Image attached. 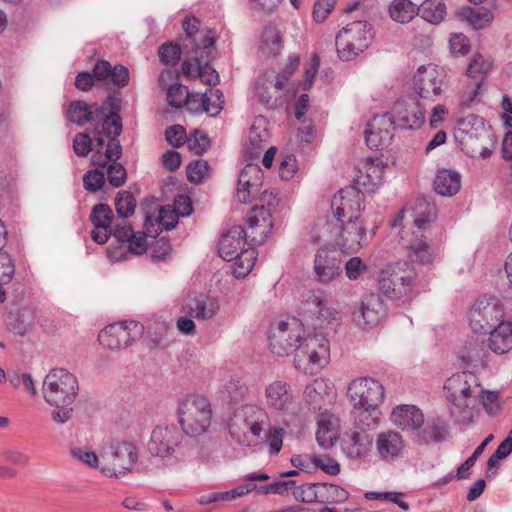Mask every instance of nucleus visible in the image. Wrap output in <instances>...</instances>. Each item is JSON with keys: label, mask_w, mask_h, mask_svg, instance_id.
I'll use <instances>...</instances> for the list:
<instances>
[{"label": "nucleus", "mask_w": 512, "mask_h": 512, "mask_svg": "<svg viewBox=\"0 0 512 512\" xmlns=\"http://www.w3.org/2000/svg\"><path fill=\"white\" fill-rule=\"evenodd\" d=\"M457 16L459 19L467 21L476 30L488 27L494 19L493 13L484 7L463 6L458 11Z\"/></svg>", "instance_id": "nucleus-39"}, {"label": "nucleus", "mask_w": 512, "mask_h": 512, "mask_svg": "<svg viewBox=\"0 0 512 512\" xmlns=\"http://www.w3.org/2000/svg\"><path fill=\"white\" fill-rule=\"evenodd\" d=\"M390 17L399 23H408L418 15L417 5L411 0H393L389 6Z\"/></svg>", "instance_id": "nucleus-44"}, {"label": "nucleus", "mask_w": 512, "mask_h": 512, "mask_svg": "<svg viewBox=\"0 0 512 512\" xmlns=\"http://www.w3.org/2000/svg\"><path fill=\"white\" fill-rule=\"evenodd\" d=\"M283 48V38L277 25L268 23L264 25L259 50L267 57L277 56Z\"/></svg>", "instance_id": "nucleus-36"}, {"label": "nucleus", "mask_w": 512, "mask_h": 512, "mask_svg": "<svg viewBox=\"0 0 512 512\" xmlns=\"http://www.w3.org/2000/svg\"><path fill=\"white\" fill-rule=\"evenodd\" d=\"M181 433L175 426L156 427L148 442L149 453L155 457L170 456L179 445Z\"/></svg>", "instance_id": "nucleus-20"}, {"label": "nucleus", "mask_w": 512, "mask_h": 512, "mask_svg": "<svg viewBox=\"0 0 512 512\" xmlns=\"http://www.w3.org/2000/svg\"><path fill=\"white\" fill-rule=\"evenodd\" d=\"M397 126L402 129L420 128L425 121V109L415 99H399L393 106Z\"/></svg>", "instance_id": "nucleus-22"}, {"label": "nucleus", "mask_w": 512, "mask_h": 512, "mask_svg": "<svg viewBox=\"0 0 512 512\" xmlns=\"http://www.w3.org/2000/svg\"><path fill=\"white\" fill-rule=\"evenodd\" d=\"M245 228L241 225L231 227L220 239L218 254L225 261H231L238 256L247 243L244 238Z\"/></svg>", "instance_id": "nucleus-28"}, {"label": "nucleus", "mask_w": 512, "mask_h": 512, "mask_svg": "<svg viewBox=\"0 0 512 512\" xmlns=\"http://www.w3.org/2000/svg\"><path fill=\"white\" fill-rule=\"evenodd\" d=\"M263 171L259 165L249 163L240 172L237 197L241 203H251L262 187Z\"/></svg>", "instance_id": "nucleus-21"}, {"label": "nucleus", "mask_w": 512, "mask_h": 512, "mask_svg": "<svg viewBox=\"0 0 512 512\" xmlns=\"http://www.w3.org/2000/svg\"><path fill=\"white\" fill-rule=\"evenodd\" d=\"M480 382L471 372H459L449 377L444 384L445 393L475 399L478 397Z\"/></svg>", "instance_id": "nucleus-26"}, {"label": "nucleus", "mask_w": 512, "mask_h": 512, "mask_svg": "<svg viewBox=\"0 0 512 512\" xmlns=\"http://www.w3.org/2000/svg\"><path fill=\"white\" fill-rule=\"evenodd\" d=\"M151 220L150 216L146 217V222L144 224L146 228V232L143 233H133V238H131L128 242V251L135 255H142L147 251L148 244L146 241V237H155V235L151 234L150 229L148 228V222Z\"/></svg>", "instance_id": "nucleus-56"}, {"label": "nucleus", "mask_w": 512, "mask_h": 512, "mask_svg": "<svg viewBox=\"0 0 512 512\" xmlns=\"http://www.w3.org/2000/svg\"><path fill=\"white\" fill-rule=\"evenodd\" d=\"M461 188V176L458 172L442 169L434 179V190L441 196L451 197Z\"/></svg>", "instance_id": "nucleus-38"}, {"label": "nucleus", "mask_w": 512, "mask_h": 512, "mask_svg": "<svg viewBox=\"0 0 512 512\" xmlns=\"http://www.w3.org/2000/svg\"><path fill=\"white\" fill-rule=\"evenodd\" d=\"M450 415L457 423L468 425L473 421L475 399L445 393Z\"/></svg>", "instance_id": "nucleus-32"}, {"label": "nucleus", "mask_w": 512, "mask_h": 512, "mask_svg": "<svg viewBox=\"0 0 512 512\" xmlns=\"http://www.w3.org/2000/svg\"><path fill=\"white\" fill-rule=\"evenodd\" d=\"M77 378L63 368L51 370L43 381V397L47 404L54 409L51 411L52 420L59 425L69 422L74 413L72 404L78 395Z\"/></svg>", "instance_id": "nucleus-1"}, {"label": "nucleus", "mask_w": 512, "mask_h": 512, "mask_svg": "<svg viewBox=\"0 0 512 512\" xmlns=\"http://www.w3.org/2000/svg\"><path fill=\"white\" fill-rule=\"evenodd\" d=\"M216 35L211 30L201 39V45H195L194 59L198 65V76L208 85H217L219 83V75L217 71L209 64L214 58Z\"/></svg>", "instance_id": "nucleus-15"}, {"label": "nucleus", "mask_w": 512, "mask_h": 512, "mask_svg": "<svg viewBox=\"0 0 512 512\" xmlns=\"http://www.w3.org/2000/svg\"><path fill=\"white\" fill-rule=\"evenodd\" d=\"M504 307L496 297L478 298L469 311V324L475 333L487 334L504 322Z\"/></svg>", "instance_id": "nucleus-9"}, {"label": "nucleus", "mask_w": 512, "mask_h": 512, "mask_svg": "<svg viewBox=\"0 0 512 512\" xmlns=\"http://www.w3.org/2000/svg\"><path fill=\"white\" fill-rule=\"evenodd\" d=\"M104 184L105 173L98 168L87 171L83 176V186L91 193L101 190Z\"/></svg>", "instance_id": "nucleus-58"}, {"label": "nucleus", "mask_w": 512, "mask_h": 512, "mask_svg": "<svg viewBox=\"0 0 512 512\" xmlns=\"http://www.w3.org/2000/svg\"><path fill=\"white\" fill-rule=\"evenodd\" d=\"M182 49L180 45L173 42H165L158 49V57L162 64L175 66L181 58Z\"/></svg>", "instance_id": "nucleus-52"}, {"label": "nucleus", "mask_w": 512, "mask_h": 512, "mask_svg": "<svg viewBox=\"0 0 512 512\" xmlns=\"http://www.w3.org/2000/svg\"><path fill=\"white\" fill-rule=\"evenodd\" d=\"M313 468H319L329 475H337L340 472L339 463L328 455H317L311 457Z\"/></svg>", "instance_id": "nucleus-59"}, {"label": "nucleus", "mask_w": 512, "mask_h": 512, "mask_svg": "<svg viewBox=\"0 0 512 512\" xmlns=\"http://www.w3.org/2000/svg\"><path fill=\"white\" fill-rule=\"evenodd\" d=\"M424 415L422 411L413 405H401L396 407L391 414V420L397 427L416 431L423 425Z\"/></svg>", "instance_id": "nucleus-33"}, {"label": "nucleus", "mask_w": 512, "mask_h": 512, "mask_svg": "<svg viewBox=\"0 0 512 512\" xmlns=\"http://www.w3.org/2000/svg\"><path fill=\"white\" fill-rule=\"evenodd\" d=\"M106 107L98 103H87L83 100L71 101L67 110L66 118L69 122L83 127L86 124H99L104 117Z\"/></svg>", "instance_id": "nucleus-23"}, {"label": "nucleus", "mask_w": 512, "mask_h": 512, "mask_svg": "<svg viewBox=\"0 0 512 512\" xmlns=\"http://www.w3.org/2000/svg\"><path fill=\"white\" fill-rule=\"evenodd\" d=\"M304 334L303 325L300 320L293 317L287 321L280 320L270 326L269 346L273 354L285 356L295 352Z\"/></svg>", "instance_id": "nucleus-8"}, {"label": "nucleus", "mask_w": 512, "mask_h": 512, "mask_svg": "<svg viewBox=\"0 0 512 512\" xmlns=\"http://www.w3.org/2000/svg\"><path fill=\"white\" fill-rule=\"evenodd\" d=\"M414 90L423 99L438 96L441 93V80L432 65L420 66L414 76Z\"/></svg>", "instance_id": "nucleus-27"}, {"label": "nucleus", "mask_w": 512, "mask_h": 512, "mask_svg": "<svg viewBox=\"0 0 512 512\" xmlns=\"http://www.w3.org/2000/svg\"><path fill=\"white\" fill-rule=\"evenodd\" d=\"M171 250L170 241L166 237H160L150 245V254L153 261L164 260Z\"/></svg>", "instance_id": "nucleus-63"}, {"label": "nucleus", "mask_w": 512, "mask_h": 512, "mask_svg": "<svg viewBox=\"0 0 512 512\" xmlns=\"http://www.w3.org/2000/svg\"><path fill=\"white\" fill-rule=\"evenodd\" d=\"M166 141L173 147L179 148L186 143L187 134L182 125H172L166 129Z\"/></svg>", "instance_id": "nucleus-64"}, {"label": "nucleus", "mask_w": 512, "mask_h": 512, "mask_svg": "<svg viewBox=\"0 0 512 512\" xmlns=\"http://www.w3.org/2000/svg\"><path fill=\"white\" fill-rule=\"evenodd\" d=\"M265 404L271 411L280 415L293 413L296 402L291 386L283 380H275L266 385Z\"/></svg>", "instance_id": "nucleus-17"}, {"label": "nucleus", "mask_w": 512, "mask_h": 512, "mask_svg": "<svg viewBox=\"0 0 512 512\" xmlns=\"http://www.w3.org/2000/svg\"><path fill=\"white\" fill-rule=\"evenodd\" d=\"M248 393V387L238 379H231L225 384L223 397L229 402H239Z\"/></svg>", "instance_id": "nucleus-57"}, {"label": "nucleus", "mask_w": 512, "mask_h": 512, "mask_svg": "<svg viewBox=\"0 0 512 512\" xmlns=\"http://www.w3.org/2000/svg\"><path fill=\"white\" fill-rule=\"evenodd\" d=\"M330 349L328 340L321 334L302 336L295 347V368L305 374H315L329 361Z\"/></svg>", "instance_id": "nucleus-3"}, {"label": "nucleus", "mask_w": 512, "mask_h": 512, "mask_svg": "<svg viewBox=\"0 0 512 512\" xmlns=\"http://www.w3.org/2000/svg\"><path fill=\"white\" fill-rule=\"evenodd\" d=\"M34 320V312L27 307L20 308L16 313H9L5 316L7 329L21 337L28 333L34 324Z\"/></svg>", "instance_id": "nucleus-37"}, {"label": "nucleus", "mask_w": 512, "mask_h": 512, "mask_svg": "<svg viewBox=\"0 0 512 512\" xmlns=\"http://www.w3.org/2000/svg\"><path fill=\"white\" fill-rule=\"evenodd\" d=\"M379 414L378 408L353 405L352 416L355 428L367 432V430L376 427L379 422Z\"/></svg>", "instance_id": "nucleus-42"}, {"label": "nucleus", "mask_w": 512, "mask_h": 512, "mask_svg": "<svg viewBox=\"0 0 512 512\" xmlns=\"http://www.w3.org/2000/svg\"><path fill=\"white\" fill-rule=\"evenodd\" d=\"M373 39L372 26L366 21H353L338 31L335 46L339 59L351 61L363 53Z\"/></svg>", "instance_id": "nucleus-5"}, {"label": "nucleus", "mask_w": 512, "mask_h": 512, "mask_svg": "<svg viewBox=\"0 0 512 512\" xmlns=\"http://www.w3.org/2000/svg\"><path fill=\"white\" fill-rule=\"evenodd\" d=\"M314 279L323 285L330 284L342 274V260L335 247L323 245L315 253L313 261Z\"/></svg>", "instance_id": "nucleus-11"}, {"label": "nucleus", "mask_w": 512, "mask_h": 512, "mask_svg": "<svg viewBox=\"0 0 512 512\" xmlns=\"http://www.w3.org/2000/svg\"><path fill=\"white\" fill-rule=\"evenodd\" d=\"M255 259V251L253 249H245L238 253V256L234 259V276L243 278L248 275L254 266Z\"/></svg>", "instance_id": "nucleus-49"}, {"label": "nucleus", "mask_w": 512, "mask_h": 512, "mask_svg": "<svg viewBox=\"0 0 512 512\" xmlns=\"http://www.w3.org/2000/svg\"><path fill=\"white\" fill-rule=\"evenodd\" d=\"M294 496L305 503H341L347 500L348 492L336 484L312 482L301 484Z\"/></svg>", "instance_id": "nucleus-12"}, {"label": "nucleus", "mask_w": 512, "mask_h": 512, "mask_svg": "<svg viewBox=\"0 0 512 512\" xmlns=\"http://www.w3.org/2000/svg\"><path fill=\"white\" fill-rule=\"evenodd\" d=\"M328 382L323 378L314 379L304 389V399L314 410L321 409L324 396L327 394Z\"/></svg>", "instance_id": "nucleus-45"}, {"label": "nucleus", "mask_w": 512, "mask_h": 512, "mask_svg": "<svg viewBox=\"0 0 512 512\" xmlns=\"http://www.w3.org/2000/svg\"><path fill=\"white\" fill-rule=\"evenodd\" d=\"M492 61L485 59L482 54L475 53L466 69V75L470 78H479L472 92L471 99L475 98L486 79L488 73L492 70Z\"/></svg>", "instance_id": "nucleus-40"}, {"label": "nucleus", "mask_w": 512, "mask_h": 512, "mask_svg": "<svg viewBox=\"0 0 512 512\" xmlns=\"http://www.w3.org/2000/svg\"><path fill=\"white\" fill-rule=\"evenodd\" d=\"M116 212L121 218H129L134 214L136 199L130 191H119L114 200Z\"/></svg>", "instance_id": "nucleus-48"}, {"label": "nucleus", "mask_w": 512, "mask_h": 512, "mask_svg": "<svg viewBox=\"0 0 512 512\" xmlns=\"http://www.w3.org/2000/svg\"><path fill=\"white\" fill-rule=\"evenodd\" d=\"M266 426H269L267 411L252 404L237 409L228 424L231 437L238 444L246 447L259 443L261 433Z\"/></svg>", "instance_id": "nucleus-2"}, {"label": "nucleus", "mask_w": 512, "mask_h": 512, "mask_svg": "<svg viewBox=\"0 0 512 512\" xmlns=\"http://www.w3.org/2000/svg\"><path fill=\"white\" fill-rule=\"evenodd\" d=\"M186 313L197 320H208L214 317L220 306L216 298L200 294L192 298L187 306Z\"/></svg>", "instance_id": "nucleus-31"}, {"label": "nucleus", "mask_w": 512, "mask_h": 512, "mask_svg": "<svg viewBox=\"0 0 512 512\" xmlns=\"http://www.w3.org/2000/svg\"><path fill=\"white\" fill-rule=\"evenodd\" d=\"M418 15L431 24L441 23L446 15V5L443 0H424L417 5Z\"/></svg>", "instance_id": "nucleus-43"}, {"label": "nucleus", "mask_w": 512, "mask_h": 512, "mask_svg": "<svg viewBox=\"0 0 512 512\" xmlns=\"http://www.w3.org/2000/svg\"><path fill=\"white\" fill-rule=\"evenodd\" d=\"M114 219V214L108 204H96L90 213V221L95 229H109Z\"/></svg>", "instance_id": "nucleus-47"}, {"label": "nucleus", "mask_w": 512, "mask_h": 512, "mask_svg": "<svg viewBox=\"0 0 512 512\" xmlns=\"http://www.w3.org/2000/svg\"><path fill=\"white\" fill-rule=\"evenodd\" d=\"M376 448L381 459H393L402 452L404 441L398 432H382L377 437Z\"/></svg>", "instance_id": "nucleus-34"}, {"label": "nucleus", "mask_w": 512, "mask_h": 512, "mask_svg": "<svg viewBox=\"0 0 512 512\" xmlns=\"http://www.w3.org/2000/svg\"><path fill=\"white\" fill-rule=\"evenodd\" d=\"M486 358V352L484 347L478 341L467 342L460 354L461 361L466 366L477 367L484 365Z\"/></svg>", "instance_id": "nucleus-46"}, {"label": "nucleus", "mask_w": 512, "mask_h": 512, "mask_svg": "<svg viewBox=\"0 0 512 512\" xmlns=\"http://www.w3.org/2000/svg\"><path fill=\"white\" fill-rule=\"evenodd\" d=\"M186 143L189 150L194 152L196 155H202L211 146L208 135L198 129H195L189 136H187Z\"/></svg>", "instance_id": "nucleus-54"}, {"label": "nucleus", "mask_w": 512, "mask_h": 512, "mask_svg": "<svg viewBox=\"0 0 512 512\" xmlns=\"http://www.w3.org/2000/svg\"><path fill=\"white\" fill-rule=\"evenodd\" d=\"M348 395L353 405L360 407L378 408L384 400V387L370 377H360L348 386Z\"/></svg>", "instance_id": "nucleus-14"}, {"label": "nucleus", "mask_w": 512, "mask_h": 512, "mask_svg": "<svg viewBox=\"0 0 512 512\" xmlns=\"http://www.w3.org/2000/svg\"><path fill=\"white\" fill-rule=\"evenodd\" d=\"M178 414L183 431L194 437L206 432L211 422L212 411L207 398L189 395L180 402Z\"/></svg>", "instance_id": "nucleus-7"}, {"label": "nucleus", "mask_w": 512, "mask_h": 512, "mask_svg": "<svg viewBox=\"0 0 512 512\" xmlns=\"http://www.w3.org/2000/svg\"><path fill=\"white\" fill-rule=\"evenodd\" d=\"M107 179L113 187H121L127 180V172L124 166L118 162H113L107 167Z\"/></svg>", "instance_id": "nucleus-62"}, {"label": "nucleus", "mask_w": 512, "mask_h": 512, "mask_svg": "<svg viewBox=\"0 0 512 512\" xmlns=\"http://www.w3.org/2000/svg\"><path fill=\"white\" fill-rule=\"evenodd\" d=\"M337 418L329 417L325 419V416L322 414L318 420V430L316 432V439L318 444L324 448L328 449L333 446L334 442L338 438V430H337Z\"/></svg>", "instance_id": "nucleus-41"}, {"label": "nucleus", "mask_w": 512, "mask_h": 512, "mask_svg": "<svg viewBox=\"0 0 512 512\" xmlns=\"http://www.w3.org/2000/svg\"><path fill=\"white\" fill-rule=\"evenodd\" d=\"M364 135L367 146L372 150L382 149L393 137L392 133L368 127L365 129Z\"/></svg>", "instance_id": "nucleus-53"}, {"label": "nucleus", "mask_w": 512, "mask_h": 512, "mask_svg": "<svg viewBox=\"0 0 512 512\" xmlns=\"http://www.w3.org/2000/svg\"><path fill=\"white\" fill-rule=\"evenodd\" d=\"M334 240L342 251L356 252L362 246L366 233L365 228L357 220L337 221Z\"/></svg>", "instance_id": "nucleus-25"}, {"label": "nucleus", "mask_w": 512, "mask_h": 512, "mask_svg": "<svg viewBox=\"0 0 512 512\" xmlns=\"http://www.w3.org/2000/svg\"><path fill=\"white\" fill-rule=\"evenodd\" d=\"M489 333V347L498 354H504L512 349V322L498 323Z\"/></svg>", "instance_id": "nucleus-35"}, {"label": "nucleus", "mask_w": 512, "mask_h": 512, "mask_svg": "<svg viewBox=\"0 0 512 512\" xmlns=\"http://www.w3.org/2000/svg\"><path fill=\"white\" fill-rule=\"evenodd\" d=\"M417 272L407 262L388 264L379 275V290L389 298L400 299L412 293Z\"/></svg>", "instance_id": "nucleus-6"}, {"label": "nucleus", "mask_w": 512, "mask_h": 512, "mask_svg": "<svg viewBox=\"0 0 512 512\" xmlns=\"http://www.w3.org/2000/svg\"><path fill=\"white\" fill-rule=\"evenodd\" d=\"M272 89H274L272 83L266 85L265 83L258 82L255 87V95L258 101L268 109H276L283 104L281 96L272 95Z\"/></svg>", "instance_id": "nucleus-50"}, {"label": "nucleus", "mask_w": 512, "mask_h": 512, "mask_svg": "<svg viewBox=\"0 0 512 512\" xmlns=\"http://www.w3.org/2000/svg\"><path fill=\"white\" fill-rule=\"evenodd\" d=\"M385 168V163L379 158H366L358 169L353 186L358 187L363 193L374 192L382 182Z\"/></svg>", "instance_id": "nucleus-24"}, {"label": "nucleus", "mask_w": 512, "mask_h": 512, "mask_svg": "<svg viewBox=\"0 0 512 512\" xmlns=\"http://www.w3.org/2000/svg\"><path fill=\"white\" fill-rule=\"evenodd\" d=\"M478 396H481L483 408L489 415L494 416L499 412L500 404L497 392L485 391L480 387Z\"/></svg>", "instance_id": "nucleus-61"}, {"label": "nucleus", "mask_w": 512, "mask_h": 512, "mask_svg": "<svg viewBox=\"0 0 512 512\" xmlns=\"http://www.w3.org/2000/svg\"><path fill=\"white\" fill-rule=\"evenodd\" d=\"M362 190L355 186H347L335 194L331 201V208L336 221L358 220L364 210V197Z\"/></svg>", "instance_id": "nucleus-13"}, {"label": "nucleus", "mask_w": 512, "mask_h": 512, "mask_svg": "<svg viewBox=\"0 0 512 512\" xmlns=\"http://www.w3.org/2000/svg\"><path fill=\"white\" fill-rule=\"evenodd\" d=\"M245 223V241L249 245L262 244L273 227L271 211L264 205L255 206L247 214Z\"/></svg>", "instance_id": "nucleus-16"}, {"label": "nucleus", "mask_w": 512, "mask_h": 512, "mask_svg": "<svg viewBox=\"0 0 512 512\" xmlns=\"http://www.w3.org/2000/svg\"><path fill=\"white\" fill-rule=\"evenodd\" d=\"M386 316V306L378 294L370 293L363 297L353 311L355 323L362 329L377 326Z\"/></svg>", "instance_id": "nucleus-18"}, {"label": "nucleus", "mask_w": 512, "mask_h": 512, "mask_svg": "<svg viewBox=\"0 0 512 512\" xmlns=\"http://www.w3.org/2000/svg\"><path fill=\"white\" fill-rule=\"evenodd\" d=\"M266 443L269 445L270 454L276 455L281 451L285 430L280 427L267 426Z\"/></svg>", "instance_id": "nucleus-60"}, {"label": "nucleus", "mask_w": 512, "mask_h": 512, "mask_svg": "<svg viewBox=\"0 0 512 512\" xmlns=\"http://www.w3.org/2000/svg\"><path fill=\"white\" fill-rule=\"evenodd\" d=\"M371 442L372 439L367 432L351 431L344 434L341 448L349 458L357 459L363 457L369 451Z\"/></svg>", "instance_id": "nucleus-30"}, {"label": "nucleus", "mask_w": 512, "mask_h": 512, "mask_svg": "<svg viewBox=\"0 0 512 512\" xmlns=\"http://www.w3.org/2000/svg\"><path fill=\"white\" fill-rule=\"evenodd\" d=\"M144 334V326L137 321H123L106 326L100 331L98 341L109 350L127 348Z\"/></svg>", "instance_id": "nucleus-10"}, {"label": "nucleus", "mask_w": 512, "mask_h": 512, "mask_svg": "<svg viewBox=\"0 0 512 512\" xmlns=\"http://www.w3.org/2000/svg\"><path fill=\"white\" fill-rule=\"evenodd\" d=\"M138 454L135 446L130 442H115L109 448V460L111 468H103V472L110 473L116 477L130 471L136 463Z\"/></svg>", "instance_id": "nucleus-19"}, {"label": "nucleus", "mask_w": 512, "mask_h": 512, "mask_svg": "<svg viewBox=\"0 0 512 512\" xmlns=\"http://www.w3.org/2000/svg\"><path fill=\"white\" fill-rule=\"evenodd\" d=\"M210 166L206 160L196 159L191 161L187 168L186 174L187 179L194 184H200L204 181L205 177L208 175Z\"/></svg>", "instance_id": "nucleus-55"}, {"label": "nucleus", "mask_w": 512, "mask_h": 512, "mask_svg": "<svg viewBox=\"0 0 512 512\" xmlns=\"http://www.w3.org/2000/svg\"><path fill=\"white\" fill-rule=\"evenodd\" d=\"M102 131L105 136L109 139L117 138L122 132V119L116 111H110L106 113L104 111V117L101 119Z\"/></svg>", "instance_id": "nucleus-51"}, {"label": "nucleus", "mask_w": 512, "mask_h": 512, "mask_svg": "<svg viewBox=\"0 0 512 512\" xmlns=\"http://www.w3.org/2000/svg\"><path fill=\"white\" fill-rule=\"evenodd\" d=\"M415 211L417 217L414 219V224L417 227V231L413 232V238L403 242V246L406 248V255L411 262L421 265L431 264L434 260V250L427 243L422 230L434 220L436 208L434 205L422 201L419 203V208H416Z\"/></svg>", "instance_id": "nucleus-4"}, {"label": "nucleus", "mask_w": 512, "mask_h": 512, "mask_svg": "<svg viewBox=\"0 0 512 512\" xmlns=\"http://www.w3.org/2000/svg\"><path fill=\"white\" fill-rule=\"evenodd\" d=\"M446 423L439 417L423 419V425L416 429L414 441L418 445L439 443L445 439Z\"/></svg>", "instance_id": "nucleus-29"}]
</instances>
